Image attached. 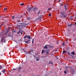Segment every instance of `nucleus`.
Returning a JSON list of instances; mask_svg holds the SVG:
<instances>
[{"label":"nucleus","mask_w":76,"mask_h":76,"mask_svg":"<svg viewBox=\"0 0 76 76\" xmlns=\"http://www.w3.org/2000/svg\"><path fill=\"white\" fill-rule=\"evenodd\" d=\"M24 41L27 44L28 42V41H30L31 37L29 35H26L24 37Z\"/></svg>","instance_id":"obj_1"},{"label":"nucleus","mask_w":76,"mask_h":76,"mask_svg":"<svg viewBox=\"0 0 76 76\" xmlns=\"http://www.w3.org/2000/svg\"><path fill=\"white\" fill-rule=\"evenodd\" d=\"M23 25H16V27L17 28H19V30L20 31H22L23 29Z\"/></svg>","instance_id":"obj_2"},{"label":"nucleus","mask_w":76,"mask_h":76,"mask_svg":"<svg viewBox=\"0 0 76 76\" xmlns=\"http://www.w3.org/2000/svg\"><path fill=\"white\" fill-rule=\"evenodd\" d=\"M61 17L62 18H66L67 17V15H65L64 13L62 12H61Z\"/></svg>","instance_id":"obj_3"},{"label":"nucleus","mask_w":76,"mask_h":76,"mask_svg":"<svg viewBox=\"0 0 76 76\" xmlns=\"http://www.w3.org/2000/svg\"><path fill=\"white\" fill-rule=\"evenodd\" d=\"M32 8H34V7H30V8H27V11L28 12H31V10H32Z\"/></svg>","instance_id":"obj_4"},{"label":"nucleus","mask_w":76,"mask_h":76,"mask_svg":"<svg viewBox=\"0 0 76 76\" xmlns=\"http://www.w3.org/2000/svg\"><path fill=\"white\" fill-rule=\"evenodd\" d=\"M50 50H46L45 51V53H46V54L47 55H48V54H49V52H50Z\"/></svg>","instance_id":"obj_5"},{"label":"nucleus","mask_w":76,"mask_h":76,"mask_svg":"<svg viewBox=\"0 0 76 76\" xmlns=\"http://www.w3.org/2000/svg\"><path fill=\"white\" fill-rule=\"evenodd\" d=\"M22 69V67L21 66H20L18 69V72H20V70Z\"/></svg>","instance_id":"obj_6"},{"label":"nucleus","mask_w":76,"mask_h":76,"mask_svg":"<svg viewBox=\"0 0 76 76\" xmlns=\"http://www.w3.org/2000/svg\"><path fill=\"white\" fill-rule=\"evenodd\" d=\"M5 72H6V71H5V69H3L1 71V72H2L3 73H4V74H6V73H5Z\"/></svg>","instance_id":"obj_7"},{"label":"nucleus","mask_w":76,"mask_h":76,"mask_svg":"<svg viewBox=\"0 0 76 76\" xmlns=\"http://www.w3.org/2000/svg\"><path fill=\"white\" fill-rule=\"evenodd\" d=\"M43 48H45V49H47V45H45V46H44Z\"/></svg>","instance_id":"obj_8"},{"label":"nucleus","mask_w":76,"mask_h":76,"mask_svg":"<svg viewBox=\"0 0 76 76\" xmlns=\"http://www.w3.org/2000/svg\"><path fill=\"white\" fill-rule=\"evenodd\" d=\"M37 9L36 7H34L33 9V10L34 11H35L36 10H37Z\"/></svg>","instance_id":"obj_9"},{"label":"nucleus","mask_w":76,"mask_h":76,"mask_svg":"<svg viewBox=\"0 0 76 76\" xmlns=\"http://www.w3.org/2000/svg\"><path fill=\"white\" fill-rule=\"evenodd\" d=\"M71 54L72 55H75V52H72L71 53Z\"/></svg>","instance_id":"obj_10"},{"label":"nucleus","mask_w":76,"mask_h":76,"mask_svg":"<svg viewBox=\"0 0 76 76\" xmlns=\"http://www.w3.org/2000/svg\"><path fill=\"white\" fill-rule=\"evenodd\" d=\"M8 30H9V29H8V30H7V32L5 33V36L6 37L7 36V34H8V32H7V31H8Z\"/></svg>","instance_id":"obj_11"},{"label":"nucleus","mask_w":76,"mask_h":76,"mask_svg":"<svg viewBox=\"0 0 76 76\" xmlns=\"http://www.w3.org/2000/svg\"><path fill=\"white\" fill-rule=\"evenodd\" d=\"M64 6H65V10H67V6H66V5H65Z\"/></svg>","instance_id":"obj_12"},{"label":"nucleus","mask_w":76,"mask_h":76,"mask_svg":"<svg viewBox=\"0 0 76 76\" xmlns=\"http://www.w3.org/2000/svg\"><path fill=\"white\" fill-rule=\"evenodd\" d=\"M42 19V17H41V16H39V20H41V19Z\"/></svg>","instance_id":"obj_13"},{"label":"nucleus","mask_w":76,"mask_h":76,"mask_svg":"<svg viewBox=\"0 0 76 76\" xmlns=\"http://www.w3.org/2000/svg\"><path fill=\"white\" fill-rule=\"evenodd\" d=\"M67 25L69 27H71L72 26V25L71 24H70L69 25L68 24Z\"/></svg>","instance_id":"obj_14"},{"label":"nucleus","mask_w":76,"mask_h":76,"mask_svg":"<svg viewBox=\"0 0 76 76\" xmlns=\"http://www.w3.org/2000/svg\"><path fill=\"white\" fill-rule=\"evenodd\" d=\"M49 64H52V65H53V64L51 62V61H49Z\"/></svg>","instance_id":"obj_15"},{"label":"nucleus","mask_w":76,"mask_h":76,"mask_svg":"<svg viewBox=\"0 0 76 76\" xmlns=\"http://www.w3.org/2000/svg\"><path fill=\"white\" fill-rule=\"evenodd\" d=\"M41 11H39L37 13H38V15H39V14H40V12Z\"/></svg>","instance_id":"obj_16"},{"label":"nucleus","mask_w":76,"mask_h":76,"mask_svg":"<svg viewBox=\"0 0 76 76\" xmlns=\"http://www.w3.org/2000/svg\"><path fill=\"white\" fill-rule=\"evenodd\" d=\"M34 42V39H33L32 40V44H33Z\"/></svg>","instance_id":"obj_17"},{"label":"nucleus","mask_w":76,"mask_h":76,"mask_svg":"<svg viewBox=\"0 0 76 76\" xmlns=\"http://www.w3.org/2000/svg\"><path fill=\"white\" fill-rule=\"evenodd\" d=\"M30 51L31 52H33L34 51V50L31 49H30Z\"/></svg>","instance_id":"obj_18"},{"label":"nucleus","mask_w":76,"mask_h":76,"mask_svg":"<svg viewBox=\"0 0 76 76\" xmlns=\"http://www.w3.org/2000/svg\"><path fill=\"white\" fill-rule=\"evenodd\" d=\"M44 50H42V54H43V53H44Z\"/></svg>","instance_id":"obj_19"},{"label":"nucleus","mask_w":76,"mask_h":76,"mask_svg":"<svg viewBox=\"0 0 76 76\" xmlns=\"http://www.w3.org/2000/svg\"><path fill=\"white\" fill-rule=\"evenodd\" d=\"M66 52H67V51L66 50H63V53L64 54L65 53H66Z\"/></svg>","instance_id":"obj_20"},{"label":"nucleus","mask_w":76,"mask_h":76,"mask_svg":"<svg viewBox=\"0 0 76 76\" xmlns=\"http://www.w3.org/2000/svg\"><path fill=\"white\" fill-rule=\"evenodd\" d=\"M11 71H12V73H14V72H15V71H14V70H13V69L11 70Z\"/></svg>","instance_id":"obj_21"},{"label":"nucleus","mask_w":76,"mask_h":76,"mask_svg":"<svg viewBox=\"0 0 76 76\" xmlns=\"http://www.w3.org/2000/svg\"><path fill=\"white\" fill-rule=\"evenodd\" d=\"M51 10V8H50L48 10V11H49L50 10Z\"/></svg>","instance_id":"obj_22"},{"label":"nucleus","mask_w":76,"mask_h":76,"mask_svg":"<svg viewBox=\"0 0 76 76\" xmlns=\"http://www.w3.org/2000/svg\"><path fill=\"white\" fill-rule=\"evenodd\" d=\"M56 44H59V42H58V41H57L56 42Z\"/></svg>","instance_id":"obj_23"},{"label":"nucleus","mask_w":76,"mask_h":76,"mask_svg":"<svg viewBox=\"0 0 76 76\" xmlns=\"http://www.w3.org/2000/svg\"><path fill=\"white\" fill-rule=\"evenodd\" d=\"M68 54L69 56H70V52H68Z\"/></svg>","instance_id":"obj_24"},{"label":"nucleus","mask_w":76,"mask_h":76,"mask_svg":"<svg viewBox=\"0 0 76 76\" xmlns=\"http://www.w3.org/2000/svg\"><path fill=\"white\" fill-rule=\"evenodd\" d=\"M11 37V36H10V34H9L8 35H7V37Z\"/></svg>","instance_id":"obj_25"},{"label":"nucleus","mask_w":76,"mask_h":76,"mask_svg":"<svg viewBox=\"0 0 76 76\" xmlns=\"http://www.w3.org/2000/svg\"><path fill=\"white\" fill-rule=\"evenodd\" d=\"M7 8H5L4 9V11H6V10H7Z\"/></svg>","instance_id":"obj_26"},{"label":"nucleus","mask_w":76,"mask_h":76,"mask_svg":"<svg viewBox=\"0 0 76 76\" xmlns=\"http://www.w3.org/2000/svg\"><path fill=\"white\" fill-rule=\"evenodd\" d=\"M0 68L1 69H3V67L2 66H0Z\"/></svg>","instance_id":"obj_27"},{"label":"nucleus","mask_w":76,"mask_h":76,"mask_svg":"<svg viewBox=\"0 0 76 76\" xmlns=\"http://www.w3.org/2000/svg\"><path fill=\"white\" fill-rule=\"evenodd\" d=\"M6 41V39H4V42H5Z\"/></svg>","instance_id":"obj_28"},{"label":"nucleus","mask_w":76,"mask_h":76,"mask_svg":"<svg viewBox=\"0 0 76 76\" xmlns=\"http://www.w3.org/2000/svg\"><path fill=\"white\" fill-rule=\"evenodd\" d=\"M25 52V54H29V52Z\"/></svg>","instance_id":"obj_29"},{"label":"nucleus","mask_w":76,"mask_h":76,"mask_svg":"<svg viewBox=\"0 0 76 76\" xmlns=\"http://www.w3.org/2000/svg\"><path fill=\"white\" fill-rule=\"evenodd\" d=\"M64 73H65V74H67V72H66V71H65L64 72Z\"/></svg>","instance_id":"obj_30"},{"label":"nucleus","mask_w":76,"mask_h":76,"mask_svg":"<svg viewBox=\"0 0 76 76\" xmlns=\"http://www.w3.org/2000/svg\"><path fill=\"white\" fill-rule=\"evenodd\" d=\"M20 5H22V6H24V4L23 3H21L20 4Z\"/></svg>","instance_id":"obj_31"},{"label":"nucleus","mask_w":76,"mask_h":76,"mask_svg":"<svg viewBox=\"0 0 76 76\" xmlns=\"http://www.w3.org/2000/svg\"><path fill=\"white\" fill-rule=\"evenodd\" d=\"M19 30V33H21V32L20 31H22V30Z\"/></svg>","instance_id":"obj_32"},{"label":"nucleus","mask_w":76,"mask_h":76,"mask_svg":"<svg viewBox=\"0 0 76 76\" xmlns=\"http://www.w3.org/2000/svg\"><path fill=\"white\" fill-rule=\"evenodd\" d=\"M15 18V16H13L12 17V19H14V20L15 19V18Z\"/></svg>","instance_id":"obj_33"},{"label":"nucleus","mask_w":76,"mask_h":76,"mask_svg":"<svg viewBox=\"0 0 76 76\" xmlns=\"http://www.w3.org/2000/svg\"><path fill=\"white\" fill-rule=\"evenodd\" d=\"M49 16H50V17L51 16V14H49Z\"/></svg>","instance_id":"obj_34"},{"label":"nucleus","mask_w":76,"mask_h":76,"mask_svg":"<svg viewBox=\"0 0 76 76\" xmlns=\"http://www.w3.org/2000/svg\"><path fill=\"white\" fill-rule=\"evenodd\" d=\"M63 45H65V44L64 43H63Z\"/></svg>","instance_id":"obj_35"},{"label":"nucleus","mask_w":76,"mask_h":76,"mask_svg":"<svg viewBox=\"0 0 76 76\" xmlns=\"http://www.w3.org/2000/svg\"><path fill=\"white\" fill-rule=\"evenodd\" d=\"M27 20H29V18H27Z\"/></svg>","instance_id":"obj_36"},{"label":"nucleus","mask_w":76,"mask_h":76,"mask_svg":"<svg viewBox=\"0 0 76 76\" xmlns=\"http://www.w3.org/2000/svg\"><path fill=\"white\" fill-rule=\"evenodd\" d=\"M38 60H39V59L37 58L36 59V61H38Z\"/></svg>","instance_id":"obj_37"},{"label":"nucleus","mask_w":76,"mask_h":76,"mask_svg":"<svg viewBox=\"0 0 76 76\" xmlns=\"http://www.w3.org/2000/svg\"><path fill=\"white\" fill-rule=\"evenodd\" d=\"M17 20V21L18 22H20V20Z\"/></svg>","instance_id":"obj_38"},{"label":"nucleus","mask_w":76,"mask_h":76,"mask_svg":"<svg viewBox=\"0 0 76 76\" xmlns=\"http://www.w3.org/2000/svg\"><path fill=\"white\" fill-rule=\"evenodd\" d=\"M69 67V66H66V69H67L68 67Z\"/></svg>","instance_id":"obj_39"},{"label":"nucleus","mask_w":76,"mask_h":76,"mask_svg":"<svg viewBox=\"0 0 76 76\" xmlns=\"http://www.w3.org/2000/svg\"><path fill=\"white\" fill-rule=\"evenodd\" d=\"M12 70H16V69H13Z\"/></svg>","instance_id":"obj_40"},{"label":"nucleus","mask_w":76,"mask_h":76,"mask_svg":"<svg viewBox=\"0 0 76 76\" xmlns=\"http://www.w3.org/2000/svg\"><path fill=\"white\" fill-rule=\"evenodd\" d=\"M17 34H19V32H17Z\"/></svg>","instance_id":"obj_41"},{"label":"nucleus","mask_w":76,"mask_h":76,"mask_svg":"<svg viewBox=\"0 0 76 76\" xmlns=\"http://www.w3.org/2000/svg\"><path fill=\"white\" fill-rule=\"evenodd\" d=\"M75 25H76V22H75Z\"/></svg>","instance_id":"obj_42"},{"label":"nucleus","mask_w":76,"mask_h":76,"mask_svg":"<svg viewBox=\"0 0 76 76\" xmlns=\"http://www.w3.org/2000/svg\"><path fill=\"white\" fill-rule=\"evenodd\" d=\"M21 35H22V34H23V33L22 32L21 33Z\"/></svg>","instance_id":"obj_43"},{"label":"nucleus","mask_w":76,"mask_h":76,"mask_svg":"<svg viewBox=\"0 0 76 76\" xmlns=\"http://www.w3.org/2000/svg\"><path fill=\"white\" fill-rule=\"evenodd\" d=\"M71 56L72 57H73V56H72V55H71Z\"/></svg>","instance_id":"obj_44"},{"label":"nucleus","mask_w":76,"mask_h":76,"mask_svg":"<svg viewBox=\"0 0 76 76\" xmlns=\"http://www.w3.org/2000/svg\"><path fill=\"white\" fill-rule=\"evenodd\" d=\"M19 24H23L22 23H20Z\"/></svg>","instance_id":"obj_45"},{"label":"nucleus","mask_w":76,"mask_h":76,"mask_svg":"<svg viewBox=\"0 0 76 76\" xmlns=\"http://www.w3.org/2000/svg\"><path fill=\"white\" fill-rule=\"evenodd\" d=\"M2 6L0 5V7H1Z\"/></svg>","instance_id":"obj_46"},{"label":"nucleus","mask_w":76,"mask_h":76,"mask_svg":"<svg viewBox=\"0 0 76 76\" xmlns=\"http://www.w3.org/2000/svg\"><path fill=\"white\" fill-rule=\"evenodd\" d=\"M20 17H22V15H21V16H20Z\"/></svg>","instance_id":"obj_47"},{"label":"nucleus","mask_w":76,"mask_h":76,"mask_svg":"<svg viewBox=\"0 0 76 76\" xmlns=\"http://www.w3.org/2000/svg\"><path fill=\"white\" fill-rule=\"evenodd\" d=\"M16 18L17 19L18 18V17H17L16 16Z\"/></svg>","instance_id":"obj_48"},{"label":"nucleus","mask_w":76,"mask_h":76,"mask_svg":"<svg viewBox=\"0 0 76 76\" xmlns=\"http://www.w3.org/2000/svg\"><path fill=\"white\" fill-rule=\"evenodd\" d=\"M21 32H23V31H21Z\"/></svg>","instance_id":"obj_49"},{"label":"nucleus","mask_w":76,"mask_h":76,"mask_svg":"<svg viewBox=\"0 0 76 76\" xmlns=\"http://www.w3.org/2000/svg\"><path fill=\"white\" fill-rule=\"evenodd\" d=\"M55 51H57V50H56Z\"/></svg>","instance_id":"obj_50"},{"label":"nucleus","mask_w":76,"mask_h":76,"mask_svg":"<svg viewBox=\"0 0 76 76\" xmlns=\"http://www.w3.org/2000/svg\"><path fill=\"white\" fill-rule=\"evenodd\" d=\"M33 75H33H32V76H34V75Z\"/></svg>","instance_id":"obj_51"},{"label":"nucleus","mask_w":76,"mask_h":76,"mask_svg":"<svg viewBox=\"0 0 76 76\" xmlns=\"http://www.w3.org/2000/svg\"><path fill=\"white\" fill-rule=\"evenodd\" d=\"M0 75H1V72H0Z\"/></svg>","instance_id":"obj_52"},{"label":"nucleus","mask_w":76,"mask_h":76,"mask_svg":"<svg viewBox=\"0 0 76 76\" xmlns=\"http://www.w3.org/2000/svg\"><path fill=\"white\" fill-rule=\"evenodd\" d=\"M53 54H52L51 55H53Z\"/></svg>","instance_id":"obj_53"},{"label":"nucleus","mask_w":76,"mask_h":76,"mask_svg":"<svg viewBox=\"0 0 76 76\" xmlns=\"http://www.w3.org/2000/svg\"><path fill=\"white\" fill-rule=\"evenodd\" d=\"M62 5H63V4H61V6H62Z\"/></svg>","instance_id":"obj_54"},{"label":"nucleus","mask_w":76,"mask_h":76,"mask_svg":"<svg viewBox=\"0 0 76 76\" xmlns=\"http://www.w3.org/2000/svg\"><path fill=\"white\" fill-rule=\"evenodd\" d=\"M11 71H10V72Z\"/></svg>","instance_id":"obj_55"},{"label":"nucleus","mask_w":76,"mask_h":76,"mask_svg":"<svg viewBox=\"0 0 76 76\" xmlns=\"http://www.w3.org/2000/svg\"><path fill=\"white\" fill-rule=\"evenodd\" d=\"M58 0V1H60V0Z\"/></svg>","instance_id":"obj_56"},{"label":"nucleus","mask_w":76,"mask_h":76,"mask_svg":"<svg viewBox=\"0 0 76 76\" xmlns=\"http://www.w3.org/2000/svg\"><path fill=\"white\" fill-rule=\"evenodd\" d=\"M37 76H38V75H37Z\"/></svg>","instance_id":"obj_57"},{"label":"nucleus","mask_w":76,"mask_h":76,"mask_svg":"<svg viewBox=\"0 0 76 76\" xmlns=\"http://www.w3.org/2000/svg\"><path fill=\"white\" fill-rule=\"evenodd\" d=\"M28 6H29V5H28Z\"/></svg>","instance_id":"obj_58"},{"label":"nucleus","mask_w":76,"mask_h":76,"mask_svg":"<svg viewBox=\"0 0 76 76\" xmlns=\"http://www.w3.org/2000/svg\"><path fill=\"white\" fill-rule=\"evenodd\" d=\"M75 40H76V39H75Z\"/></svg>","instance_id":"obj_59"},{"label":"nucleus","mask_w":76,"mask_h":76,"mask_svg":"<svg viewBox=\"0 0 76 76\" xmlns=\"http://www.w3.org/2000/svg\"><path fill=\"white\" fill-rule=\"evenodd\" d=\"M61 69H60V70H61Z\"/></svg>","instance_id":"obj_60"},{"label":"nucleus","mask_w":76,"mask_h":76,"mask_svg":"<svg viewBox=\"0 0 76 76\" xmlns=\"http://www.w3.org/2000/svg\"><path fill=\"white\" fill-rule=\"evenodd\" d=\"M57 59H58V58H57Z\"/></svg>","instance_id":"obj_61"}]
</instances>
